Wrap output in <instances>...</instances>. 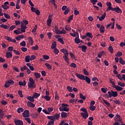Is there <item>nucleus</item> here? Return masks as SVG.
I'll list each match as a JSON object with an SVG mask.
<instances>
[{
    "instance_id": "obj_32",
    "label": "nucleus",
    "mask_w": 125,
    "mask_h": 125,
    "mask_svg": "<svg viewBox=\"0 0 125 125\" xmlns=\"http://www.w3.org/2000/svg\"><path fill=\"white\" fill-rule=\"evenodd\" d=\"M17 112L19 114H21V112H24V109L22 107H19L17 109Z\"/></svg>"
},
{
    "instance_id": "obj_10",
    "label": "nucleus",
    "mask_w": 125,
    "mask_h": 125,
    "mask_svg": "<svg viewBox=\"0 0 125 125\" xmlns=\"http://www.w3.org/2000/svg\"><path fill=\"white\" fill-rule=\"evenodd\" d=\"M14 123L16 125H23V121L20 120H15Z\"/></svg>"
},
{
    "instance_id": "obj_60",
    "label": "nucleus",
    "mask_w": 125,
    "mask_h": 125,
    "mask_svg": "<svg viewBox=\"0 0 125 125\" xmlns=\"http://www.w3.org/2000/svg\"><path fill=\"white\" fill-rule=\"evenodd\" d=\"M113 103L117 105H121V102L119 100L113 101Z\"/></svg>"
},
{
    "instance_id": "obj_33",
    "label": "nucleus",
    "mask_w": 125,
    "mask_h": 125,
    "mask_svg": "<svg viewBox=\"0 0 125 125\" xmlns=\"http://www.w3.org/2000/svg\"><path fill=\"white\" fill-rule=\"evenodd\" d=\"M54 117H55V120H59V118H60V113L59 114H55L54 115Z\"/></svg>"
},
{
    "instance_id": "obj_29",
    "label": "nucleus",
    "mask_w": 125,
    "mask_h": 125,
    "mask_svg": "<svg viewBox=\"0 0 125 125\" xmlns=\"http://www.w3.org/2000/svg\"><path fill=\"white\" fill-rule=\"evenodd\" d=\"M57 45L56 42H55L52 43V45L51 46V48L52 49H54V48H56Z\"/></svg>"
},
{
    "instance_id": "obj_24",
    "label": "nucleus",
    "mask_w": 125,
    "mask_h": 125,
    "mask_svg": "<svg viewBox=\"0 0 125 125\" xmlns=\"http://www.w3.org/2000/svg\"><path fill=\"white\" fill-rule=\"evenodd\" d=\"M80 98L81 99H83V100H85V99H86V97L84 96H83V93H80Z\"/></svg>"
},
{
    "instance_id": "obj_12",
    "label": "nucleus",
    "mask_w": 125,
    "mask_h": 125,
    "mask_svg": "<svg viewBox=\"0 0 125 125\" xmlns=\"http://www.w3.org/2000/svg\"><path fill=\"white\" fill-rule=\"evenodd\" d=\"M6 41L8 42H16V40L15 39H13L10 37H8L6 38Z\"/></svg>"
},
{
    "instance_id": "obj_20",
    "label": "nucleus",
    "mask_w": 125,
    "mask_h": 125,
    "mask_svg": "<svg viewBox=\"0 0 125 125\" xmlns=\"http://www.w3.org/2000/svg\"><path fill=\"white\" fill-rule=\"evenodd\" d=\"M119 63H120V64H122V65H125V61H124L123 58H119Z\"/></svg>"
},
{
    "instance_id": "obj_6",
    "label": "nucleus",
    "mask_w": 125,
    "mask_h": 125,
    "mask_svg": "<svg viewBox=\"0 0 125 125\" xmlns=\"http://www.w3.org/2000/svg\"><path fill=\"white\" fill-rule=\"evenodd\" d=\"M23 118H29L30 117V111L28 110H25L22 113Z\"/></svg>"
},
{
    "instance_id": "obj_54",
    "label": "nucleus",
    "mask_w": 125,
    "mask_h": 125,
    "mask_svg": "<svg viewBox=\"0 0 125 125\" xmlns=\"http://www.w3.org/2000/svg\"><path fill=\"white\" fill-rule=\"evenodd\" d=\"M32 49L33 50H38V49H39V46H38V45H36L35 46L32 47Z\"/></svg>"
},
{
    "instance_id": "obj_28",
    "label": "nucleus",
    "mask_w": 125,
    "mask_h": 125,
    "mask_svg": "<svg viewBox=\"0 0 125 125\" xmlns=\"http://www.w3.org/2000/svg\"><path fill=\"white\" fill-rule=\"evenodd\" d=\"M111 92L112 93V96H113V97H117V96H118V92L113 90H111Z\"/></svg>"
},
{
    "instance_id": "obj_25",
    "label": "nucleus",
    "mask_w": 125,
    "mask_h": 125,
    "mask_svg": "<svg viewBox=\"0 0 125 125\" xmlns=\"http://www.w3.org/2000/svg\"><path fill=\"white\" fill-rule=\"evenodd\" d=\"M100 31H101V33H104L105 27L103 25L101 26V27L100 28Z\"/></svg>"
},
{
    "instance_id": "obj_63",
    "label": "nucleus",
    "mask_w": 125,
    "mask_h": 125,
    "mask_svg": "<svg viewBox=\"0 0 125 125\" xmlns=\"http://www.w3.org/2000/svg\"><path fill=\"white\" fill-rule=\"evenodd\" d=\"M1 104H2V105H7V101H5L4 100H2L1 102Z\"/></svg>"
},
{
    "instance_id": "obj_44",
    "label": "nucleus",
    "mask_w": 125,
    "mask_h": 125,
    "mask_svg": "<svg viewBox=\"0 0 125 125\" xmlns=\"http://www.w3.org/2000/svg\"><path fill=\"white\" fill-rule=\"evenodd\" d=\"M83 74H84V75H85L86 76H89V73L87 71H86V69H85V68H84L83 69Z\"/></svg>"
},
{
    "instance_id": "obj_4",
    "label": "nucleus",
    "mask_w": 125,
    "mask_h": 125,
    "mask_svg": "<svg viewBox=\"0 0 125 125\" xmlns=\"http://www.w3.org/2000/svg\"><path fill=\"white\" fill-rule=\"evenodd\" d=\"M114 120L116 121V123H118V122H120L121 124H123V119H122V118L121 117V116L119 114H117L116 115V116L114 117Z\"/></svg>"
},
{
    "instance_id": "obj_11",
    "label": "nucleus",
    "mask_w": 125,
    "mask_h": 125,
    "mask_svg": "<svg viewBox=\"0 0 125 125\" xmlns=\"http://www.w3.org/2000/svg\"><path fill=\"white\" fill-rule=\"evenodd\" d=\"M62 52L64 54V56H69V52L66 49H62Z\"/></svg>"
},
{
    "instance_id": "obj_9",
    "label": "nucleus",
    "mask_w": 125,
    "mask_h": 125,
    "mask_svg": "<svg viewBox=\"0 0 125 125\" xmlns=\"http://www.w3.org/2000/svg\"><path fill=\"white\" fill-rule=\"evenodd\" d=\"M113 87H114V88H115V89L117 90V91H121V90H123V89H124V88L119 85H114L113 86Z\"/></svg>"
},
{
    "instance_id": "obj_19",
    "label": "nucleus",
    "mask_w": 125,
    "mask_h": 125,
    "mask_svg": "<svg viewBox=\"0 0 125 125\" xmlns=\"http://www.w3.org/2000/svg\"><path fill=\"white\" fill-rule=\"evenodd\" d=\"M34 97L32 96H29L27 98V99H28L30 102H35V99H34Z\"/></svg>"
},
{
    "instance_id": "obj_5",
    "label": "nucleus",
    "mask_w": 125,
    "mask_h": 125,
    "mask_svg": "<svg viewBox=\"0 0 125 125\" xmlns=\"http://www.w3.org/2000/svg\"><path fill=\"white\" fill-rule=\"evenodd\" d=\"M21 31L22 32V33H25V32H26V29H27V27L24 24L23 22H21Z\"/></svg>"
},
{
    "instance_id": "obj_35",
    "label": "nucleus",
    "mask_w": 125,
    "mask_h": 125,
    "mask_svg": "<svg viewBox=\"0 0 125 125\" xmlns=\"http://www.w3.org/2000/svg\"><path fill=\"white\" fill-rule=\"evenodd\" d=\"M108 50L110 53H114V49H113V47H112V46H109L108 47Z\"/></svg>"
},
{
    "instance_id": "obj_15",
    "label": "nucleus",
    "mask_w": 125,
    "mask_h": 125,
    "mask_svg": "<svg viewBox=\"0 0 125 125\" xmlns=\"http://www.w3.org/2000/svg\"><path fill=\"white\" fill-rule=\"evenodd\" d=\"M83 81H85L86 83H87L89 84L90 83V78L87 76L84 77V79H83Z\"/></svg>"
},
{
    "instance_id": "obj_46",
    "label": "nucleus",
    "mask_w": 125,
    "mask_h": 125,
    "mask_svg": "<svg viewBox=\"0 0 125 125\" xmlns=\"http://www.w3.org/2000/svg\"><path fill=\"white\" fill-rule=\"evenodd\" d=\"M69 12H70V8H67L64 11L63 13H64V14H65V15H66L68 14V13H69Z\"/></svg>"
},
{
    "instance_id": "obj_31",
    "label": "nucleus",
    "mask_w": 125,
    "mask_h": 125,
    "mask_svg": "<svg viewBox=\"0 0 125 125\" xmlns=\"http://www.w3.org/2000/svg\"><path fill=\"white\" fill-rule=\"evenodd\" d=\"M0 28H3V29H8L9 28V26H8L7 25L2 24L0 25Z\"/></svg>"
},
{
    "instance_id": "obj_26",
    "label": "nucleus",
    "mask_w": 125,
    "mask_h": 125,
    "mask_svg": "<svg viewBox=\"0 0 125 125\" xmlns=\"http://www.w3.org/2000/svg\"><path fill=\"white\" fill-rule=\"evenodd\" d=\"M47 119H48V120H51V121L53 122H55V117L53 116H47Z\"/></svg>"
},
{
    "instance_id": "obj_8",
    "label": "nucleus",
    "mask_w": 125,
    "mask_h": 125,
    "mask_svg": "<svg viewBox=\"0 0 125 125\" xmlns=\"http://www.w3.org/2000/svg\"><path fill=\"white\" fill-rule=\"evenodd\" d=\"M75 75L78 79H80V80H82L83 81V80H84V75L80 74L79 73H76Z\"/></svg>"
},
{
    "instance_id": "obj_2",
    "label": "nucleus",
    "mask_w": 125,
    "mask_h": 125,
    "mask_svg": "<svg viewBox=\"0 0 125 125\" xmlns=\"http://www.w3.org/2000/svg\"><path fill=\"white\" fill-rule=\"evenodd\" d=\"M80 111L83 112H81V115L83 118V119H85L88 117V112H87V110L85 108H82L80 109Z\"/></svg>"
},
{
    "instance_id": "obj_62",
    "label": "nucleus",
    "mask_w": 125,
    "mask_h": 125,
    "mask_svg": "<svg viewBox=\"0 0 125 125\" xmlns=\"http://www.w3.org/2000/svg\"><path fill=\"white\" fill-rule=\"evenodd\" d=\"M45 99L47 101H50V99L51 98L50 97L48 96H45L44 97Z\"/></svg>"
},
{
    "instance_id": "obj_52",
    "label": "nucleus",
    "mask_w": 125,
    "mask_h": 125,
    "mask_svg": "<svg viewBox=\"0 0 125 125\" xmlns=\"http://www.w3.org/2000/svg\"><path fill=\"white\" fill-rule=\"evenodd\" d=\"M118 85H120V86H122V87H124L125 85V83L122 82H118Z\"/></svg>"
},
{
    "instance_id": "obj_43",
    "label": "nucleus",
    "mask_w": 125,
    "mask_h": 125,
    "mask_svg": "<svg viewBox=\"0 0 125 125\" xmlns=\"http://www.w3.org/2000/svg\"><path fill=\"white\" fill-rule=\"evenodd\" d=\"M34 76L37 78V79H40V78H41V74L39 73H34Z\"/></svg>"
},
{
    "instance_id": "obj_56",
    "label": "nucleus",
    "mask_w": 125,
    "mask_h": 125,
    "mask_svg": "<svg viewBox=\"0 0 125 125\" xmlns=\"http://www.w3.org/2000/svg\"><path fill=\"white\" fill-rule=\"evenodd\" d=\"M36 59V56L35 55H31L30 58V61H33V60H35Z\"/></svg>"
},
{
    "instance_id": "obj_42",
    "label": "nucleus",
    "mask_w": 125,
    "mask_h": 125,
    "mask_svg": "<svg viewBox=\"0 0 125 125\" xmlns=\"http://www.w3.org/2000/svg\"><path fill=\"white\" fill-rule=\"evenodd\" d=\"M87 48V47H86L85 45H82V51L83 52H85L86 51V49Z\"/></svg>"
},
{
    "instance_id": "obj_57",
    "label": "nucleus",
    "mask_w": 125,
    "mask_h": 125,
    "mask_svg": "<svg viewBox=\"0 0 125 125\" xmlns=\"http://www.w3.org/2000/svg\"><path fill=\"white\" fill-rule=\"evenodd\" d=\"M47 35L48 36V39L50 40V39H51V37H52V33H51V32H49L47 33Z\"/></svg>"
},
{
    "instance_id": "obj_40",
    "label": "nucleus",
    "mask_w": 125,
    "mask_h": 125,
    "mask_svg": "<svg viewBox=\"0 0 125 125\" xmlns=\"http://www.w3.org/2000/svg\"><path fill=\"white\" fill-rule=\"evenodd\" d=\"M31 117H32L34 119H37L38 117H39V114H31Z\"/></svg>"
},
{
    "instance_id": "obj_50",
    "label": "nucleus",
    "mask_w": 125,
    "mask_h": 125,
    "mask_svg": "<svg viewBox=\"0 0 125 125\" xmlns=\"http://www.w3.org/2000/svg\"><path fill=\"white\" fill-rule=\"evenodd\" d=\"M73 18H74L73 15H71L69 17H68V19L67 20V22H71V20H73Z\"/></svg>"
},
{
    "instance_id": "obj_3",
    "label": "nucleus",
    "mask_w": 125,
    "mask_h": 125,
    "mask_svg": "<svg viewBox=\"0 0 125 125\" xmlns=\"http://www.w3.org/2000/svg\"><path fill=\"white\" fill-rule=\"evenodd\" d=\"M35 82L32 77L29 79V82L28 83V87L31 88L32 89L36 88V85L35 84Z\"/></svg>"
},
{
    "instance_id": "obj_30",
    "label": "nucleus",
    "mask_w": 125,
    "mask_h": 125,
    "mask_svg": "<svg viewBox=\"0 0 125 125\" xmlns=\"http://www.w3.org/2000/svg\"><path fill=\"white\" fill-rule=\"evenodd\" d=\"M28 39L29 40V42L30 43L31 45H33V44L34 43L33 38H32V37H28Z\"/></svg>"
},
{
    "instance_id": "obj_48",
    "label": "nucleus",
    "mask_w": 125,
    "mask_h": 125,
    "mask_svg": "<svg viewBox=\"0 0 125 125\" xmlns=\"http://www.w3.org/2000/svg\"><path fill=\"white\" fill-rule=\"evenodd\" d=\"M18 94H19V95H20V97H21V98H23V97H24V96L22 95L23 93H22V91H21V90L18 91Z\"/></svg>"
},
{
    "instance_id": "obj_22",
    "label": "nucleus",
    "mask_w": 125,
    "mask_h": 125,
    "mask_svg": "<svg viewBox=\"0 0 125 125\" xmlns=\"http://www.w3.org/2000/svg\"><path fill=\"white\" fill-rule=\"evenodd\" d=\"M6 54V57L7 58H11V57H12V54L10 52H7Z\"/></svg>"
},
{
    "instance_id": "obj_38",
    "label": "nucleus",
    "mask_w": 125,
    "mask_h": 125,
    "mask_svg": "<svg viewBox=\"0 0 125 125\" xmlns=\"http://www.w3.org/2000/svg\"><path fill=\"white\" fill-rule=\"evenodd\" d=\"M51 22H52V20H51V19H48L47 20V26H50L51 25Z\"/></svg>"
},
{
    "instance_id": "obj_23",
    "label": "nucleus",
    "mask_w": 125,
    "mask_h": 125,
    "mask_svg": "<svg viewBox=\"0 0 125 125\" xmlns=\"http://www.w3.org/2000/svg\"><path fill=\"white\" fill-rule=\"evenodd\" d=\"M86 37L87 38L88 37L89 38H90V39H92L93 38V36H92V33L90 32H87L86 33Z\"/></svg>"
},
{
    "instance_id": "obj_61",
    "label": "nucleus",
    "mask_w": 125,
    "mask_h": 125,
    "mask_svg": "<svg viewBox=\"0 0 125 125\" xmlns=\"http://www.w3.org/2000/svg\"><path fill=\"white\" fill-rule=\"evenodd\" d=\"M54 52H55V54L58 55V53H59V50L57 48H55V49H54Z\"/></svg>"
},
{
    "instance_id": "obj_58",
    "label": "nucleus",
    "mask_w": 125,
    "mask_h": 125,
    "mask_svg": "<svg viewBox=\"0 0 125 125\" xmlns=\"http://www.w3.org/2000/svg\"><path fill=\"white\" fill-rule=\"evenodd\" d=\"M91 107H90V110H91V111H94V110H95V109L96 108V106H93V105H90Z\"/></svg>"
},
{
    "instance_id": "obj_41",
    "label": "nucleus",
    "mask_w": 125,
    "mask_h": 125,
    "mask_svg": "<svg viewBox=\"0 0 125 125\" xmlns=\"http://www.w3.org/2000/svg\"><path fill=\"white\" fill-rule=\"evenodd\" d=\"M30 56L27 55L25 56V62H30Z\"/></svg>"
},
{
    "instance_id": "obj_16",
    "label": "nucleus",
    "mask_w": 125,
    "mask_h": 125,
    "mask_svg": "<svg viewBox=\"0 0 125 125\" xmlns=\"http://www.w3.org/2000/svg\"><path fill=\"white\" fill-rule=\"evenodd\" d=\"M105 17H106V12H104V14L99 18V21H103V20H104V19H105Z\"/></svg>"
},
{
    "instance_id": "obj_17",
    "label": "nucleus",
    "mask_w": 125,
    "mask_h": 125,
    "mask_svg": "<svg viewBox=\"0 0 125 125\" xmlns=\"http://www.w3.org/2000/svg\"><path fill=\"white\" fill-rule=\"evenodd\" d=\"M55 32L56 33H57L58 35L61 34V31L58 29V27L57 26H55Z\"/></svg>"
},
{
    "instance_id": "obj_59",
    "label": "nucleus",
    "mask_w": 125,
    "mask_h": 125,
    "mask_svg": "<svg viewBox=\"0 0 125 125\" xmlns=\"http://www.w3.org/2000/svg\"><path fill=\"white\" fill-rule=\"evenodd\" d=\"M10 84L8 81H6L4 84V87H9Z\"/></svg>"
},
{
    "instance_id": "obj_14",
    "label": "nucleus",
    "mask_w": 125,
    "mask_h": 125,
    "mask_svg": "<svg viewBox=\"0 0 125 125\" xmlns=\"http://www.w3.org/2000/svg\"><path fill=\"white\" fill-rule=\"evenodd\" d=\"M68 117V113L65 112H62L61 113V117L63 119L64 118H67Z\"/></svg>"
},
{
    "instance_id": "obj_53",
    "label": "nucleus",
    "mask_w": 125,
    "mask_h": 125,
    "mask_svg": "<svg viewBox=\"0 0 125 125\" xmlns=\"http://www.w3.org/2000/svg\"><path fill=\"white\" fill-rule=\"evenodd\" d=\"M2 8L3 9H8L9 8V6H7V5H5V4H4L3 5H2Z\"/></svg>"
},
{
    "instance_id": "obj_34",
    "label": "nucleus",
    "mask_w": 125,
    "mask_h": 125,
    "mask_svg": "<svg viewBox=\"0 0 125 125\" xmlns=\"http://www.w3.org/2000/svg\"><path fill=\"white\" fill-rule=\"evenodd\" d=\"M46 67H47V69H48L49 70H51V69H52V66L51 65H50V64H49V63H46L45 64Z\"/></svg>"
},
{
    "instance_id": "obj_39",
    "label": "nucleus",
    "mask_w": 125,
    "mask_h": 125,
    "mask_svg": "<svg viewBox=\"0 0 125 125\" xmlns=\"http://www.w3.org/2000/svg\"><path fill=\"white\" fill-rule=\"evenodd\" d=\"M74 41L76 43H77V44L80 43V42H81V40L78 37L75 38V39H74Z\"/></svg>"
},
{
    "instance_id": "obj_49",
    "label": "nucleus",
    "mask_w": 125,
    "mask_h": 125,
    "mask_svg": "<svg viewBox=\"0 0 125 125\" xmlns=\"http://www.w3.org/2000/svg\"><path fill=\"white\" fill-rule=\"evenodd\" d=\"M58 41L60 42V43H62V44H64V41H63V39L61 38H59L58 39Z\"/></svg>"
},
{
    "instance_id": "obj_51",
    "label": "nucleus",
    "mask_w": 125,
    "mask_h": 125,
    "mask_svg": "<svg viewBox=\"0 0 125 125\" xmlns=\"http://www.w3.org/2000/svg\"><path fill=\"white\" fill-rule=\"evenodd\" d=\"M108 96L107 97V98H109H109H111L113 96V93L109 91L108 92Z\"/></svg>"
},
{
    "instance_id": "obj_55",
    "label": "nucleus",
    "mask_w": 125,
    "mask_h": 125,
    "mask_svg": "<svg viewBox=\"0 0 125 125\" xmlns=\"http://www.w3.org/2000/svg\"><path fill=\"white\" fill-rule=\"evenodd\" d=\"M101 90L104 93H106L107 90H108V89L107 88H102Z\"/></svg>"
},
{
    "instance_id": "obj_27",
    "label": "nucleus",
    "mask_w": 125,
    "mask_h": 125,
    "mask_svg": "<svg viewBox=\"0 0 125 125\" xmlns=\"http://www.w3.org/2000/svg\"><path fill=\"white\" fill-rule=\"evenodd\" d=\"M3 116H4V113L3 111L0 109V119H3Z\"/></svg>"
},
{
    "instance_id": "obj_18",
    "label": "nucleus",
    "mask_w": 125,
    "mask_h": 125,
    "mask_svg": "<svg viewBox=\"0 0 125 125\" xmlns=\"http://www.w3.org/2000/svg\"><path fill=\"white\" fill-rule=\"evenodd\" d=\"M19 85H22L25 86L26 85V81H23V82L22 81H21L19 82Z\"/></svg>"
},
{
    "instance_id": "obj_64",
    "label": "nucleus",
    "mask_w": 125,
    "mask_h": 125,
    "mask_svg": "<svg viewBox=\"0 0 125 125\" xmlns=\"http://www.w3.org/2000/svg\"><path fill=\"white\" fill-rule=\"evenodd\" d=\"M8 83H9V84H14V81H13V80H9V81H8Z\"/></svg>"
},
{
    "instance_id": "obj_13",
    "label": "nucleus",
    "mask_w": 125,
    "mask_h": 125,
    "mask_svg": "<svg viewBox=\"0 0 125 125\" xmlns=\"http://www.w3.org/2000/svg\"><path fill=\"white\" fill-rule=\"evenodd\" d=\"M27 105L28 107H31L32 108H35L36 106L35 104L29 101L27 102Z\"/></svg>"
},
{
    "instance_id": "obj_45",
    "label": "nucleus",
    "mask_w": 125,
    "mask_h": 125,
    "mask_svg": "<svg viewBox=\"0 0 125 125\" xmlns=\"http://www.w3.org/2000/svg\"><path fill=\"white\" fill-rule=\"evenodd\" d=\"M104 103V104H105V105H107V106L108 107H110V103H109V102H107V101H106L105 100L103 99V100Z\"/></svg>"
},
{
    "instance_id": "obj_1",
    "label": "nucleus",
    "mask_w": 125,
    "mask_h": 125,
    "mask_svg": "<svg viewBox=\"0 0 125 125\" xmlns=\"http://www.w3.org/2000/svg\"><path fill=\"white\" fill-rule=\"evenodd\" d=\"M106 5L108 6L106 11H109V10H112V11H115L117 13H122V9L119 7V6H116L115 8H113L112 7V3L110 2H106Z\"/></svg>"
},
{
    "instance_id": "obj_36",
    "label": "nucleus",
    "mask_w": 125,
    "mask_h": 125,
    "mask_svg": "<svg viewBox=\"0 0 125 125\" xmlns=\"http://www.w3.org/2000/svg\"><path fill=\"white\" fill-rule=\"evenodd\" d=\"M63 58L64 59L66 63H69V58H68V56H63Z\"/></svg>"
},
{
    "instance_id": "obj_7",
    "label": "nucleus",
    "mask_w": 125,
    "mask_h": 125,
    "mask_svg": "<svg viewBox=\"0 0 125 125\" xmlns=\"http://www.w3.org/2000/svg\"><path fill=\"white\" fill-rule=\"evenodd\" d=\"M60 111L61 112H62V111H64L65 112H69L70 108L68 107H61L60 106L59 108Z\"/></svg>"
},
{
    "instance_id": "obj_21",
    "label": "nucleus",
    "mask_w": 125,
    "mask_h": 125,
    "mask_svg": "<svg viewBox=\"0 0 125 125\" xmlns=\"http://www.w3.org/2000/svg\"><path fill=\"white\" fill-rule=\"evenodd\" d=\"M41 95V94H39L38 93H34L33 95L32 96L33 98H35V99H37L39 96Z\"/></svg>"
},
{
    "instance_id": "obj_47",
    "label": "nucleus",
    "mask_w": 125,
    "mask_h": 125,
    "mask_svg": "<svg viewBox=\"0 0 125 125\" xmlns=\"http://www.w3.org/2000/svg\"><path fill=\"white\" fill-rule=\"evenodd\" d=\"M123 55V53L121 52H117V54L115 55L116 57H121Z\"/></svg>"
},
{
    "instance_id": "obj_37",
    "label": "nucleus",
    "mask_w": 125,
    "mask_h": 125,
    "mask_svg": "<svg viewBox=\"0 0 125 125\" xmlns=\"http://www.w3.org/2000/svg\"><path fill=\"white\" fill-rule=\"evenodd\" d=\"M4 16L5 18H6V19H10V18H11V17L9 15H8V14H6L5 13H4Z\"/></svg>"
}]
</instances>
